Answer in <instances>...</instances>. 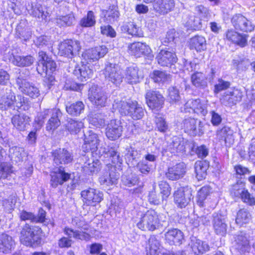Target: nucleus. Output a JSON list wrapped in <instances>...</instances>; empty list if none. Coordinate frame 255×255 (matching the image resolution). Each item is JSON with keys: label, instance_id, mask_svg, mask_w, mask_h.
I'll return each mask as SVG.
<instances>
[{"label": "nucleus", "instance_id": "nucleus-1", "mask_svg": "<svg viewBox=\"0 0 255 255\" xmlns=\"http://www.w3.org/2000/svg\"><path fill=\"white\" fill-rule=\"evenodd\" d=\"M114 107L122 115L128 116L133 120L141 119L144 115V110L136 101H115Z\"/></svg>", "mask_w": 255, "mask_h": 255}, {"label": "nucleus", "instance_id": "nucleus-2", "mask_svg": "<svg viewBox=\"0 0 255 255\" xmlns=\"http://www.w3.org/2000/svg\"><path fill=\"white\" fill-rule=\"evenodd\" d=\"M42 233V231L39 227L25 224L20 232V242L26 246L38 245L41 243Z\"/></svg>", "mask_w": 255, "mask_h": 255}, {"label": "nucleus", "instance_id": "nucleus-3", "mask_svg": "<svg viewBox=\"0 0 255 255\" xmlns=\"http://www.w3.org/2000/svg\"><path fill=\"white\" fill-rule=\"evenodd\" d=\"M18 101L16 99L14 92L11 88H6L0 93V109L7 110L14 106L21 107L24 101V97L21 96H17Z\"/></svg>", "mask_w": 255, "mask_h": 255}, {"label": "nucleus", "instance_id": "nucleus-4", "mask_svg": "<svg viewBox=\"0 0 255 255\" xmlns=\"http://www.w3.org/2000/svg\"><path fill=\"white\" fill-rule=\"evenodd\" d=\"M23 72H20L16 78V85L19 91L32 98H36L40 95L39 89L32 83L29 82Z\"/></svg>", "mask_w": 255, "mask_h": 255}, {"label": "nucleus", "instance_id": "nucleus-5", "mask_svg": "<svg viewBox=\"0 0 255 255\" xmlns=\"http://www.w3.org/2000/svg\"><path fill=\"white\" fill-rule=\"evenodd\" d=\"M120 174L115 166L107 164L99 178L100 184L104 187H111L117 184Z\"/></svg>", "mask_w": 255, "mask_h": 255}, {"label": "nucleus", "instance_id": "nucleus-6", "mask_svg": "<svg viewBox=\"0 0 255 255\" xmlns=\"http://www.w3.org/2000/svg\"><path fill=\"white\" fill-rule=\"evenodd\" d=\"M182 128L185 132L190 136H201L204 133L205 128L203 123L197 119L188 118L183 121Z\"/></svg>", "mask_w": 255, "mask_h": 255}, {"label": "nucleus", "instance_id": "nucleus-7", "mask_svg": "<svg viewBox=\"0 0 255 255\" xmlns=\"http://www.w3.org/2000/svg\"><path fill=\"white\" fill-rule=\"evenodd\" d=\"M158 219L154 210H148L143 215L140 221L137 224V227L142 230L153 231L158 226Z\"/></svg>", "mask_w": 255, "mask_h": 255}, {"label": "nucleus", "instance_id": "nucleus-8", "mask_svg": "<svg viewBox=\"0 0 255 255\" xmlns=\"http://www.w3.org/2000/svg\"><path fill=\"white\" fill-rule=\"evenodd\" d=\"M104 74L106 79L117 86L121 84L124 77L122 69L118 65L110 63L106 65Z\"/></svg>", "mask_w": 255, "mask_h": 255}, {"label": "nucleus", "instance_id": "nucleus-9", "mask_svg": "<svg viewBox=\"0 0 255 255\" xmlns=\"http://www.w3.org/2000/svg\"><path fill=\"white\" fill-rule=\"evenodd\" d=\"M39 60L36 69L41 75L53 73L56 68V64L52 59L47 55L46 52L41 51L38 53Z\"/></svg>", "mask_w": 255, "mask_h": 255}, {"label": "nucleus", "instance_id": "nucleus-10", "mask_svg": "<svg viewBox=\"0 0 255 255\" xmlns=\"http://www.w3.org/2000/svg\"><path fill=\"white\" fill-rule=\"evenodd\" d=\"M88 99L92 103L98 108L106 106L107 96L97 85H92L88 91Z\"/></svg>", "mask_w": 255, "mask_h": 255}, {"label": "nucleus", "instance_id": "nucleus-11", "mask_svg": "<svg viewBox=\"0 0 255 255\" xmlns=\"http://www.w3.org/2000/svg\"><path fill=\"white\" fill-rule=\"evenodd\" d=\"M192 196V189L189 186L181 187L175 191L174 199L176 205L180 208H185Z\"/></svg>", "mask_w": 255, "mask_h": 255}, {"label": "nucleus", "instance_id": "nucleus-12", "mask_svg": "<svg viewBox=\"0 0 255 255\" xmlns=\"http://www.w3.org/2000/svg\"><path fill=\"white\" fill-rule=\"evenodd\" d=\"M80 49V44L78 41L68 39L61 43L59 51L61 55L71 58L78 54Z\"/></svg>", "mask_w": 255, "mask_h": 255}, {"label": "nucleus", "instance_id": "nucleus-13", "mask_svg": "<svg viewBox=\"0 0 255 255\" xmlns=\"http://www.w3.org/2000/svg\"><path fill=\"white\" fill-rule=\"evenodd\" d=\"M81 195L84 203L88 206H95L103 199V193L92 188L82 191Z\"/></svg>", "mask_w": 255, "mask_h": 255}, {"label": "nucleus", "instance_id": "nucleus-14", "mask_svg": "<svg viewBox=\"0 0 255 255\" xmlns=\"http://www.w3.org/2000/svg\"><path fill=\"white\" fill-rule=\"evenodd\" d=\"M231 23L236 30L243 32H252L255 27V24L250 20L241 14L234 15L231 19Z\"/></svg>", "mask_w": 255, "mask_h": 255}, {"label": "nucleus", "instance_id": "nucleus-15", "mask_svg": "<svg viewBox=\"0 0 255 255\" xmlns=\"http://www.w3.org/2000/svg\"><path fill=\"white\" fill-rule=\"evenodd\" d=\"M145 99L147 106L152 111H159L164 103V98L158 91H148L145 95Z\"/></svg>", "mask_w": 255, "mask_h": 255}, {"label": "nucleus", "instance_id": "nucleus-16", "mask_svg": "<svg viewBox=\"0 0 255 255\" xmlns=\"http://www.w3.org/2000/svg\"><path fill=\"white\" fill-rule=\"evenodd\" d=\"M185 113H195L202 116H205L207 113V106L201 102L199 99L189 100L184 105Z\"/></svg>", "mask_w": 255, "mask_h": 255}, {"label": "nucleus", "instance_id": "nucleus-17", "mask_svg": "<svg viewBox=\"0 0 255 255\" xmlns=\"http://www.w3.org/2000/svg\"><path fill=\"white\" fill-rule=\"evenodd\" d=\"M175 6L174 0H156L152 4V10L158 15H166L172 11Z\"/></svg>", "mask_w": 255, "mask_h": 255}, {"label": "nucleus", "instance_id": "nucleus-18", "mask_svg": "<svg viewBox=\"0 0 255 255\" xmlns=\"http://www.w3.org/2000/svg\"><path fill=\"white\" fill-rule=\"evenodd\" d=\"M70 174L65 171L64 168L60 167L54 169L51 172L50 185L53 188H56L58 185H62L70 178Z\"/></svg>", "mask_w": 255, "mask_h": 255}, {"label": "nucleus", "instance_id": "nucleus-19", "mask_svg": "<svg viewBox=\"0 0 255 255\" xmlns=\"http://www.w3.org/2000/svg\"><path fill=\"white\" fill-rule=\"evenodd\" d=\"M123 132V127L120 121L112 120L106 128V134L111 140H116L120 138Z\"/></svg>", "mask_w": 255, "mask_h": 255}, {"label": "nucleus", "instance_id": "nucleus-20", "mask_svg": "<svg viewBox=\"0 0 255 255\" xmlns=\"http://www.w3.org/2000/svg\"><path fill=\"white\" fill-rule=\"evenodd\" d=\"M165 240L171 246H180L184 241L183 233L178 229L169 230L164 234Z\"/></svg>", "mask_w": 255, "mask_h": 255}, {"label": "nucleus", "instance_id": "nucleus-21", "mask_svg": "<svg viewBox=\"0 0 255 255\" xmlns=\"http://www.w3.org/2000/svg\"><path fill=\"white\" fill-rule=\"evenodd\" d=\"M158 63L163 67H171L177 62V58L175 53L162 50L156 56Z\"/></svg>", "mask_w": 255, "mask_h": 255}, {"label": "nucleus", "instance_id": "nucleus-22", "mask_svg": "<svg viewBox=\"0 0 255 255\" xmlns=\"http://www.w3.org/2000/svg\"><path fill=\"white\" fill-rule=\"evenodd\" d=\"M52 155L53 161L57 165L68 164L73 159L72 152L65 148L55 150L52 152Z\"/></svg>", "mask_w": 255, "mask_h": 255}, {"label": "nucleus", "instance_id": "nucleus-23", "mask_svg": "<svg viewBox=\"0 0 255 255\" xmlns=\"http://www.w3.org/2000/svg\"><path fill=\"white\" fill-rule=\"evenodd\" d=\"M242 96V92L240 90L233 89L226 92L221 100L223 104L232 106L241 101Z\"/></svg>", "mask_w": 255, "mask_h": 255}, {"label": "nucleus", "instance_id": "nucleus-24", "mask_svg": "<svg viewBox=\"0 0 255 255\" xmlns=\"http://www.w3.org/2000/svg\"><path fill=\"white\" fill-rule=\"evenodd\" d=\"M217 137L221 142H224L226 146H231L234 143L233 130L229 127L224 126L216 131Z\"/></svg>", "mask_w": 255, "mask_h": 255}, {"label": "nucleus", "instance_id": "nucleus-25", "mask_svg": "<svg viewBox=\"0 0 255 255\" xmlns=\"http://www.w3.org/2000/svg\"><path fill=\"white\" fill-rule=\"evenodd\" d=\"M125 78L127 81L130 84L139 83L143 78V71L136 66L128 67L125 72Z\"/></svg>", "mask_w": 255, "mask_h": 255}, {"label": "nucleus", "instance_id": "nucleus-26", "mask_svg": "<svg viewBox=\"0 0 255 255\" xmlns=\"http://www.w3.org/2000/svg\"><path fill=\"white\" fill-rule=\"evenodd\" d=\"M84 144L82 148L86 149L87 151L91 150V152L97 151L98 146L99 144V140L97 134L92 130H89L84 133Z\"/></svg>", "mask_w": 255, "mask_h": 255}, {"label": "nucleus", "instance_id": "nucleus-27", "mask_svg": "<svg viewBox=\"0 0 255 255\" xmlns=\"http://www.w3.org/2000/svg\"><path fill=\"white\" fill-rule=\"evenodd\" d=\"M185 172V165L181 162L169 167L165 176L169 180H176L182 178Z\"/></svg>", "mask_w": 255, "mask_h": 255}, {"label": "nucleus", "instance_id": "nucleus-28", "mask_svg": "<svg viewBox=\"0 0 255 255\" xmlns=\"http://www.w3.org/2000/svg\"><path fill=\"white\" fill-rule=\"evenodd\" d=\"M107 52L108 49L105 46H99L87 50L83 56L87 62H92L104 57Z\"/></svg>", "mask_w": 255, "mask_h": 255}, {"label": "nucleus", "instance_id": "nucleus-29", "mask_svg": "<svg viewBox=\"0 0 255 255\" xmlns=\"http://www.w3.org/2000/svg\"><path fill=\"white\" fill-rule=\"evenodd\" d=\"M213 225L215 233L221 236H224L227 231V224L225 217L221 214L214 213L213 215Z\"/></svg>", "mask_w": 255, "mask_h": 255}, {"label": "nucleus", "instance_id": "nucleus-30", "mask_svg": "<svg viewBox=\"0 0 255 255\" xmlns=\"http://www.w3.org/2000/svg\"><path fill=\"white\" fill-rule=\"evenodd\" d=\"M189 246L196 255H202L210 250L209 246L207 243L194 237L191 238Z\"/></svg>", "mask_w": 255, "mask_h": 255}, {"label": "nucleus", "instance_id": "nucleus-31", "mask_svg": "<svg viewBox=\"0 0 255 255\" xmlns=\"http://www.w3.org/2000/svg\"><path fill=\"white\" fill-rule=\"evenodd\" d=\"M99 153L101 154V155H104L105 157L111 158L114 164L122 163V158L116 146L102 147L100 149Z\"/></svg>", "mask_w": 255, "mask_h": 255}, {"label": "nucleus", "instance_id": "nucleus-32", "mask_svg": "<svg viewBox=\"0 0 255 255\" xmlns=\"http://www.w3.org/2000/svg\"><path fill=\"white\" fill-rule=\"evenodd\" d=\"M191 142L185 141L183 138L178 137H174L172 141L168 146L167 150L171 153L183 152L186 151V146L189 147V144Z\"/></svg>", "mask_w": 255, "mask_h": 255}, {"label": "nucleus", "instance_id": "nucleus-33", "mask_svg": "<svg viewBox=\"0 0 255 255\" xmlns=\"http://www.w3.org/2000/svg\"><path fill=\"white\" fill-rule=\"evenodd\" d=\"M129 53L136 57H140L142 55H148L151 50L150 47L144 43L135 42L128 46Z\"/></svg>", "mask_w": 255, "mask_h": 255}, {"label": "nucleus", "instance_id": "nucleus-34", "mask_svg": "<svg viewBox=\"0 0 255 255\" xmlns=\"http://www.w3.org/2000/svg\"><path fill=\"white\" fill-rule=\"evenodd\" d=\"M62 116V114L59 110L53 109L46 125V130L53 131L56 129L61 124L60 119Z\"/></svg>", "mask_w": 255, "mask_h": 255}, {"label": "nucleus", "instance_id": "nucleus-35", "mask_svg": "<svg viewBox=\"0 0 255 255\" xmlns=\"http://www.w3.org/2000/svg\"><path fill=\"white\" fill-rule=\"evenodd\" d=\"M226 38L238 45L244 47L247 43V37L246 34H241L233 29L228 30L226 33Z\"/></svg>", "mask_w": 255, "mask_h": 255}, {"label": "nucleus", "instance_id": "nucleus-36", "mask_svg": "<svg viewBox=\"0 0 255 255\" xmlns=\"http://www.w3.org/2000/svg\"><path fill=\"white\" fill-rule=\"evenodd\" d=\"M234 246L241 255L249 253L250 249L249 241L243 234L237 235L235 237Z\"/></svg>", "mask_w": 255, "mask_h": 255}, {"label": "nucleus", "instance_id": "nucleus-37", "mask_svg": "<svg viewBox=\"0 0 255 255\" xmlns=\"http://www.w3.org/2000/svg\"><path fill=\"white\" fill-rule=\"evenodd\" d=\"M12 238L5 233L0 234V252L8 254L14 248Z\"/></svg>", "mask_w": 255, "mask_h": 255}, {"label": "nucleus", "instance_id": "nucleus-38", "mask_svg": "<svg viewBox=\"0 0 255 255\" xmlns=\"http://www.w3.org/2000/svg\"><path fill=\"white\" fill-rule=\"evenodd\" d=\"M11 123L13 126L19 130H24L29 124V118L26 115L20 114L15 115L11 118Z\"/></svg>", "mask_w": 255, "mask_h": 255}, {"label": "nucleus", "instance_id": "nucleus-39", "mask_svg": "<svg viewBox=\"0 0 255 255\" xmlns=\"http://www.w3.org/2000/svg\"><path fill=\"white\" fill-rule=\"evenodd\" d=\"M93 73V70L89 66L87 65H82L80 67H76L73 72V74L81 81L91 78Z\"/></svg>", "mask_w": 255, "mask_h": 255}, {"label": "nucleus", "instance_id": "nucleus-40", "mask_svg": "<svg viewBox=\"0 0 255 255\" xmlns=\"http://www.w3.org/2000/svg\"><path fill=\"white\" fill-rule=\"evenodd\" d=\"M12 63L19 67H26L32 65L35 59L31 55H27L26 56H21L19 55H12L11 57Z\"/></svg>", "mask_w": 255, "mask_h": 255}, {"label": "nucleus", "instance_id": "nucleus-41", "mask_svg": "<svg viewBox=\"0 0 255 255\" xmlns=\"http://www.w3.org/2000/svg\"><path fill=\"white\" fill-rule=\"evenodd\" d=\"M64 233L68 236L69 238H74L80 240L88 241L91 236L88 233L81 230H74L71 228L65 227Z\"/></svg>", "mask_w": 255, "mask_h": 255}, {"label": "nucleus", "instance_id": "nucleus-42", "mask_svg": "<svg viewBox=\"0 0 255 255\" xmlns=\"http://www.w3.org/2000/svg\"><path fill=\"white\" fill-rule=\"evenodd\" d=\"M54 23L59 27H66L72 25L75 22V18L72 13L66 15H59L55 18Z\"/></svg>", "mask_w": 255, "mask_h": 255}, {"label": "nucleus", "instance_id": "nucleus-43", "mask_svg": "<svg viewBox=\"0 0 255 255\" xmlns=\"http://www.w3.org/2000/svg\"><path fill=\"white\" fill-rule=\"evenodd\" d=\"M190 48L197 51H201L206 49L205 38L202 36L196 35L191 38L189 41Z\"/></svg>", "mask_w": 255, "mask_h": 255}, {"label": "nucleus", "instance_id": "nucleus-44", "mask_svg": "<svg viewBox=\"0 0 255 255\" xmlns=\"http://www.w3.org/2000/svg\"><path fill=\"white\" fill-rule=\"evenodd\" d=\"M160 246V243L156 236H151L146 246L147 253L150 255H158L159 253Z\"/></svg>", "mask_w": 255, "mask_h": 255}, {"label": "nucleus", "instance_id": "nucleus-45", "mask_svg": "<svg viewBox=\"0 0 255 255\" xmlns=\"http://www.w3.org/2000/svg\"><path fill=\"white\" fill-rule=\"evenodd\" d=\"M30 13L33 16L42 19H45L49 15L46 8L39 3L32 4Z\"/></svg>", "mask_w": 255, "mask_h": 255}, {"label": "nucleus", "instance_id": "nucleus-46", "mask_svg": "<svg viewBox=\"0 0 255 255\" xmlns=\"http://www.w3.org/2000/svg\"><path fill=\"white\" fill-rule=\"evenodd\" d=\"M192 84L196 87L204 88L207 86L206 77L202 72H196L191 75Z\"/></svg>", "mask_w": 255, "mask_h": 255}, {"label": "nucleus", "instance_id": "nucleus-47", "mask_svg": "<svg viewBox=\"0 0 255 255\" xmlns=\"http://www.w3.org/2000/svg\"><path fill=\"white\" fill-rule=\"evenodd\" d=\"M24 153L23 149L20 147L13 146L9 150V156L11 160L16 163L22 161Z\"/></svg>", "mask_w": 255, "mask_h": 255}, {"label": "nucleus", "instance_id": "nucleus-48", "mask_svg": "<svg viewBox=\"0 0 255 255\" xmlns=\"http://www.w3.org/2000/svg\"><path fill=\"white\" fill-rule=\"evenodd\" d=\"M84 104L81 101H78L66 106V111L71 115L77 116L84 110Z\"/></svg>", "mask_w": 255, "mask_h": 255}, {"label": "nucleus", "instance_id": "nucleus-49", "mask_svg": "<svg viewBox=\"0 0 255 255\" xmlns=\"http://www.w3.org/2000/svg\"><path fill=\"white\" fill-rule=\"evenodd\" d=\"M251 219V214L249 211L246 208L240 209L237 213L236 222L237 224L242 225L250 222Z\"/></svg>", "mask_w": 255, "mask_h": 255}, {"label": "nucleus", "instance_id": "nucleus-50", "mask_svg": "<svg viewBox=\"0 0 255 255\" xmlns=\"http://www.w3.org/2000/svg\"><path fill=\"white\" fill-rule=\"evenodd\" d=\"M100 168V163L98 160L91 161L88 160L85 162L83 167V171L88 174H92L98 172Z\"/></svg>", "mask_w": 255, "mask_h": 255}, {"label": "nucleus", "instance_id": "nucleus-51", "mask_svg": "<svg viewBox=\"0 0 255 255\" xmlns=\"http://www.w3.org/2000/svg\"><path fill=\"white\" fill-rule=\"evenodd\" d=\"M246 190L245 183L242 181H238L232 186L230 193L233 197L239 199Z\"/></svg>", "mask_w": 255, "mask_h": 255}, {"label": "nucleus", "instance_id": "nucleus-52", "mask_svg": "<svg viewBox=\"0 0 255 255\" xmlns=\"http://www.w3.org/2000/svg\"><path fill=\"white\" fill-rule=\"evenodd\" d=\"M150 77L155 83H164L170 79V75L165 72L154 70L150 74Z\"/></svg>", "mask_w": 255, "mask_h": 255}, {"label": "nucleus", "instance_id": "nucleus-53", "mask_svg": "<svg viewBox=\"0 0 255 255\" xmlns=\"http://www.w3.org/2000/svg\"><path fill=\"white\" fill-rule=\"evenodd\" d=\"M194 168L196 177L198 180H201L206 177L207 165L205 162L202 161L196 162Z\"/></svg>", "mask_w": 255, "mask_h": 255}, {"label": "nucleus", "instance_id": "nucleus-54", "mask_svg": "<svg viewBox=\"0 0 255 255\" xmlns=\"http://www.w3.org/2000/svg\"><path fill=\"white\" fill-rule=\"evenodd\" d=\"M83 127V124L80 121L69 119L66 125V128L71 134H76Z\"/></svg>", "mask_w": 255, "mask_h": 255}, {"label": "nucleus", "instance_id": "nucleus-55", "mask_svg": "<svg viewBox=\"0 0 255 255\" xmlns=\"http://www.w3.org/2000/svg\"><path fill=\"white\" fill-rule=\"evenodd\" d=\"M189 148L192 151H195L199 158H204L208 154V149L204 145L198 146L194 142H191L189 144Z\"/></svg>", "mask_w": 255, "mask_h": 255}, {"label": "nucleus", "instance_id": "nucleus-56", "mask_svg": "<svg viewBox=\"0 0 255 255\" xmlns=\"http://www.w3.org/2000/svg\"><path fill=\"white\" fill-rule=\"evenodd\" d=\"M96 23L95 16L93 11L90 10L87 13V16L80 20V25L82 27H88L94 26Z\"/></svg>", "mask_w": 255, "mask_h": 255}, {"label": "nucleus", "instance_id": "nucleus-57", "mask_svg": "<svg viewBox=\"0 0 255 255\" xmlns=\"http://www.w3.org/2000/svg\"><path fill=\"white\" fill-rule=\"evenodd\" d=\"M167 99L170 103H176L180 100L179 89L176 86H171L168 88Z\"/></svg>", "mask_w": 255, "mask_h": 255}, {"label": "nucleus", "instance_id": "nucleus-58", "mask_svg": "<svg viewBox=\"0 0 255 255\" xmlns=\"http://www.w3.org/2000/svg\"><path fill=\"white\" fill-rule=\"evenodd\" d=\"M90 123L97 128L103 127L105 124L104 116L101 114L92 115L89 117Z\"/></svg>", "mask_w": 255, "mask_h": 255}, {"label": "nucleus", "instance_id": "nucleus-59", "mask_svg": "<svg viewBox=\"0 0 255 255\" xmlns=\"http://www.w3.org/2000/svg\"><path fill=\"white\" fill-rule=\"evenodd\" d=\"M156 127L160 132H164L168 129V124L162 115L157 114L155 116Z\"/></svg>", "mask_w": 255, "mask_h": 255}, {"label": "nucleus", "instance_id": "nucleus-60", "mask_svg": "<svg viewBox=\"0 0 255 255\" xmlns=\"http://www.w3.org/2000/svg\"><path fill=\"white\" fill-rule=\"evenodd\" d=\"M123 31L127 32L128 34L132 36H139V27L133 22H129L124 24L122 27Z\"/></svg>", "mask_w": 255, "mask_h": 255}, {"label": "nucleus", "instance_id": "nucleus-61", "mask_svg": "<svg viewBox=\"0 0 255 255\" xmlns=\"http://www.w3.org/2000/svg\"><path fill=\"white\" fill-rule=\"evenodd\" d=\"M209 192V188L207 186L202 187L198 191L197 202L200 207H203L204 201L206 199Z\"/></svg>", "mask_w": 255, "mask_h": 255}, {"label": "nucleus", "instance_id": "nucleus-62", "mask_svg": "<svg viewBox=\"0 0 255 255\" xmlns=\"http://www.w3.org/2000/svg\"><path fill=\"white\" fill-rule=\"evenodd\" d=\"M122 181L125 185L128 187L138 184L139 183L138 177L134 174L123 176Z\"/></svg>", "mask_w": 255, "mask_h": 255}, {"label": "nucleus", "instance_id": "nucleus-63", "mask_svg": "<svg viewBox=\"0 0 255 255\" xmlns=\"http://www.w3.org/2000/svg\"><path fill=\"white\" fill-rule=\"evenodd\" d=\"M148 197L149 202L154 205H158L165 200L164 198L159 193H157L154 189L149 193Z\"/></svg>", "mask_w": 255, "mask_h": 255}, {"label": "nucleus", "instance_id": "nucleus-64", "mask_svg": "<svg viewBox=\"0 0 255 255\" xmlns=\"http://www.w3.org/2000/svg\"><path fill=\"white\" fill-rule=\"evenodd\" d=\"M160 190V194L164 198L165 200L167 199L171 193V187L168 183L165 181H161L158 183Z\"/></svg>", "mask_w": 255, "mask_h": 255}]
</instances>
